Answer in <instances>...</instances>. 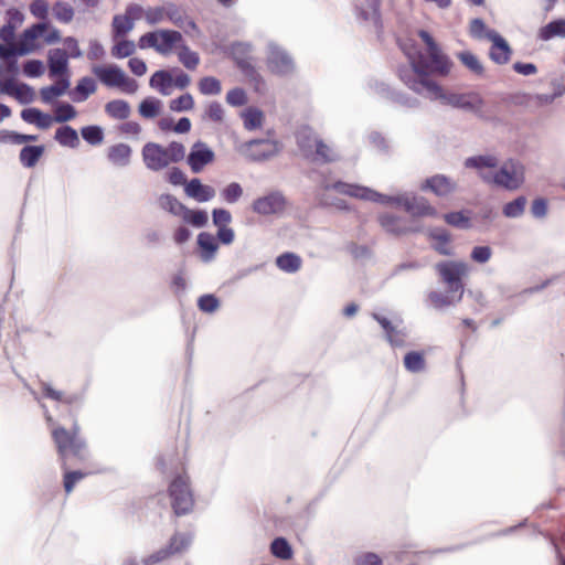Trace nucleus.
Segmentation results:
<instances>
[{
    "label": "nucleus",
    "instance_id": "1a4fd4ad",
    "mask_svg": "<svg viewBox=\"0 0 565 565\" xmlns=\"http://www.w3.org/2000/svg\"><path fill=\"white\" fill-rule=\"evenodd\" d=\"M169 495L175 514H185L192 510L194 500L186 476H178L170 482Z\"/></svg>",
    "mask_w": 565,
    "mask_h": 565
},
{
    "label": "nucleus",
    "instance_id": "864d4df0",
    "mask_svg": "<svg viewBox=\"0 0 565 565\" xmlns=\"http://www.w3.org/2000/svg\"><path fill=\"white\" fill-rule=\"evenodd\" d=\"M83 139L89 145L96 146L104 141V131L99 126H86L81 130Z\"/></svg>",
    "mask_w": 565,
    "mask_h": 565
},
{
    "label": "nucleus",
    "instance_id": "20e7f679",
    "mask_svg": "<svg viewBox=\"0 0 565 565\" xmlns=\"http://www.w3.org/2000/svg\"><path fill=\"white\" fill-rule=\"evenodd\" d=\"M339 193L347 194L356 199H362L372 202H380L382 204H398L403 205L405 210L414 216H433L436 210L431 206L426 199L416 196H388L381 194L370 188L361 186L350 183H337L333 186Z\"/></svg>",
    "mask_w": 565,
    "mask_h": 565
},
{
    "label": "nucleus",
    "instance_id": "ddd939ff",
    "mask_svg": "<svg viewBox=\"0 0 565 565\" xmlns=\"http://www.w3.org/2000/svg\"><path fill=\"white\" fill-rule=\"evenodd\" d=\"M266 65L275 75H289L295 70V62L289 53L278 44L270 42L267 46Z\"/></svg>",
    "mask_w": 565,
    "mask_h": 565
},
{
    "label": "nucleus",
    "instance_id": "6ab92c4d",
    "mask_svg": "<svg viewBox=\"0 0 565 565\" xmlns=\"http://www.w3.org/2000/svg\"><path fill=\"white\" fill-rule=\"evenodd\" d=\"M49 74L51 77H64L68 74V55L66 51L53 49L47 54Z\"/></svg>",
    "mask_w": 565,
    "mask_h": 565
},
{
    "label": "nucleus",
    "instance_id": "9b49d317",
    "mask_svg": "<svg viewBox=\"0 0 565 565\" xmlns=\"http://www.w3.org/2000/svg\"><path fill=\"white\" fill-rule=\"evenodd\" d=\"M436 269L450 291L457 292V300H460L463 294L460 279L468 274V265L463 262L448 260L437 264Z\"/></svg>",
    "mask_w": 565,
    "mask_h": 565
},
{
    "label": "nucleus",
    "instance_id": "49530a36",
    "mask_svg": "<svg viewBox=\"0 0 565 565\" xmlns=\"http://www.w3.org/2000/svg\"><path fill=\"white\" fill-rule=\"evenodd\" d=\"M457 57L473 74L481 75L483 73L482 64L473 53L469 51L460 52Z\"/></svg>",
    "mask_w": 565,
    "mask_h": 565
},
{
    "label": "nucleus",
    "instance_id": "13d9d810",
    "mask_svg": "<svg viewBox=\"0 0 565 565\" xmlns=\"http://www.w3.org/2000/svg\"><path fill=\"white\" fill-rule=\"evenodd\" d=\"M38 137L34 135H22L14 131L9 130H0V142H12V143H23L26 141H34Z\"/></svg>",
    "mask_w": 565,
    "mask_h": 565
},
{
    "label": "nucleus",
    "instance_id": "e2e57ef3",
    "mask_svg": "<svg viewBox=\"0 0 565 565\" xmlns=\"http://www.w3.org/2000/svg\"><path fill=\"white\" fill-rule=\"evenodd\" d=\"M204 118L214 122H221L224 118V109L217 102H211L204 111Z\"/></svg>",
    "mask_w": 565,
    "mask_h": 565
},
{
    "label": "nucleus",
    "instance_id": "c756f323",
    "mask_svg": "<svg viewBox=\"0 0 565 565\" xmlns=\"http://www.w3.org/2000/svg\"><path fill=\"white\" fill-rule=\"evenodd\" d=\"M44 153L43 146H25L20 151V162L25 168H32Z\"/></svg>",
    "mask_w": 565,
    "mask_h": 565
},
{
    "label": "nucleus",
    "instance_id": "2eb2a0df",
    "mask_svg": "<svg viewBox=\"0 0 565 565\" xmlns=\"http://www.w3.org/2000/svg\"><path fill=\"white\" fill-rule=\"evenodd\" d=\"M285 205V198L278 192H273L256 199L253 202L252 209L259 215H271L280 213Z\"/></svg>",
    "mask_w": 565,
    "mask_h": 565
},
{
    "label": "nucleus",
    "instance_id": "4468645a",
    "mask_svg": "<svg viewBox=\"0 0 565 565\" xmlns=\"http://www.w3.org/2000/svg\"><path fill=\"white\" fill-rule=\"evenodd\" d=\"M214 159V151L206 143L196 141L191 147L186 161L193 173H200L204 167L211 164Z\"/></svg>",
    "mask_w": 565,
    "mask_h": 565
},
{
    "label": "nucleus",
    "instance_id": "7c9ffc66",
    "mask_svg": "<svg viewBox=\"0 0 565 565\" xmlns=\"http://www.w3.org/2000/svg\"><path fill=\"white\" fill-rule=\"evenodd\" d=\"M177 54L180 63L188 70H195L200 63V56L182 42L177 47Z\"/></svg>",
    "mask_w": 565,
    "mask_h": 565
},
{
    "label": "nucleus",
    "instance_id": "39448f33",
    "mask_svg": "<svg viewBox=\"0 0 565 565\" xmlns=\"http://www.w3.org/2000/svg\"><path fill=\"white\" fill-rule=\"evenodd\" d=\"M185 157V147L177 141L163 147L156 142H148L142 148L145 166L152 171H160L171 163H177Z\"/></svg>",
    "mask_w": 565,
    "mask_h": 565
},
{
    "label": "nucleus",
    "instance_id": "4be33fe9",
    "mask_svg": "<svg viewBox=\"0 0 565 565\" xmlns=\"http://www.w3.org/2000/svg\"><path fill=\"white\" fill-rule=\"evenodd\" d=\"M185 194L198 201L207 202L215 196V190L213 186L203 184L200 179H192L184 186Z\"/></svg>",
    "mask_w": 565,
    "mask_h": 565
},
{
    "label": "nucleus",
    "instance_id": "f257e3e1",
    "mask_svg": "<svg viewBox=\"0 0 565 565\" xmlns=\"http://www.w3.org/2000/svg\"><path fill=\"white\" fill-rule=\"evenodd\" d=\"M493 154H481L467 158L465 167L477 170L483 182L509 191L520 189L525 181V168L518 160L509 159L500 167Z\"/></svg>",
    "mask_w": 565,
    "mask_h": 565
},
{
    "label": "nucleus",
    "instance_id": "c03bdc74",
    "mask_svg": "<svg viewBox=\"0 0 565 565\" xmlns=\"http://www.w3.org/2000/svg\"><path fill=\"white\" fill-rule=\"evenodd\" d=\"M115 44L111 47V55L116 58H125L131 56L136 51V44L129 40H114Z\"/></svg>",
    "mask_w": 565,
    "mask_h": 565
},
{
    "label": "nucleus",
    "instance_id": "423d86ee",
    "mask_svg": "<svg viewBox=\"0 0 565 565\" xmlns=\"http://www.w3.org/2000/svg\"><path fill=\"white\" fill-rule=\"evenodd\" d=\"M183 42V36L179 31L169 29H159L145 33L138 40V46L141 50L153 49L161 55H169Z\"/></svg>",
    "mask_w": 565,
    "mask_h": 565
},
{
    "label": "nucleus",
    "instance_id": "c9c22d12",
    "mask_svg": "<svg viewBox=\"0 0 565 565\" xmlns=\"http://www.w3.org/2000/svg\"><path fill=\"white\" fill-rule=\"evenodd\" d=\"M162 109V102L154 97L145 98L139 105V114L143 118H154Z\"/></svg>",
    "mask_w": 565,
    "mask_h": 565
},
{
    "label": "nucleus",
    "instance_id": "f03ea898",
    "mask_svg": "<svg viewBox=\"0 0 565 565\" xmlns=\"http://www.w3.org/2000/svg\"><path fill=\"white\" fill-rule=\"evenodd\" d=\"M418 35L424 41L427 54L406 52L411 67L399 70V77L403 81L405 75L411 81L420 82L422 79H429L428 74L447 76L451 68V60L443 53L433 36L425 30H420Z\"/></svg>",
    "mask_w": 565,
    "mask_h": 565
},
{
    "label": "nucleus",
    "instance_id": "bb28decb",
    "mask_svg": "<svg viewBox=\"0 0 565 565\" xmlns=\"http://www.w3.org/2000/svg\"><path fill=\"white\" fill-rule=\"evenodd\" d=\"M380 4L381 0H364L362 7L358 8L359 18L364 21L379 25L380 23Z\"/></svg>",
    "mask_w": 565,
    "mask_h": 565
},
{
    "label": "nucleus",
    "instance_id": "f8f14e48",
    "mask_svg": "<svg viewBox=\"0 0 565 565\" xmlns=\"http://www.w3.org/2000/svg\"><path fill=\"white\" fill-rule=\"evenodd\" d=\"M47 29V23L33 24L22 32L13 45H8V47L11 49L14 57L30 54L40 49L39 39L44 35Z\"/></svg>",
    "mask_w": 565,
    "mask_h": 565
},
{
    "label": "nucleus",
    "instance_id": "bf43d9fd",
    "mask_svg": "<svg viewBox=\"0 0 565 565\" xmlns=\"http://www.w3.org/2000/svg\"><path fill=\"white\" fill-rule=\"evenodd\" d=\"M404 364L409 372H419L425 367V360L423 354L409 352L404 358Z\"/></svg>",
    "mask_w": 565,
    "mask_h": 565
},
{
    "label": "nucleus",
    "instance_id": "6e6552de",
    "mask_svg": "<svg viewBox=\"0 0 565 565\" xmlns=\"http://www.w3.org/2000/svg\"><path fill=\"white\" fill-rule=\"evenodd\" d=\"M297 142L302 153L313 161H331L332 150L320 140L309 127H302L297 132Z\"/></svg>",
    "mask_w": 565,
    "mask_h": 565
},
{
    "label": "nucleus",
    "instance_id": "e433bc0d",
    "mask_svg": "<svg viewBox=\"0 0 565 565\" xmlns=\"http://www.w3.org/2000/svg\"><path fill=\"white\" fill-rule=\"evenodd\" d=\"M199 90L205 96L220 95L222 92V84L220 79L214 76H204L198 82Z\"/></svg>",
    "mask_w": 565,
    "mask_h": 565
},
{
    "label": "nucleus",
    "instance_id": "338daca9",
    "mask_svg": "<svg viewBox=\"0 0 565 565\" xmlns=\"http://www.w3.org/2000/svg\"><path fill=\"white\" fill-rule=\"evenodd\" d=\"M445 221L460 228L469 227V217H467L462 212H452L445 215Z\"/></svg>",
    "mask_w": 565,
    "mask_h": 565
},
{
    "label": "nucleus",
    "instance_id": "9d476101",
    "mask_svg": "<svg viewBox=\"0 0 565 565\" xmlns=\"http://www.w3.org/2000/svg\"><path fill=\"white\" fill-rule=\"evenodd\" d=\"M78 427L75 426L73 431L70 433L62 427L54 428L52 437L56 444L58 455L65 465V460L70 454L81 457L84 449V441L77 437Z\"/></svg>",
    "mask_w": 565,
    "mask_h": 565
},
{
    "label": "nucleus",
    "instance_id": "a18cd8bd",
    "mask_svg": "<svg viewBox=\"0 0 565 565\" xmlns=\"http://www.w3.org/2000/svg\"><path fill=\"white\" fill-rule=\"evenodd\" d=\"M20 104H30L35 99V90L28 84L15 83L12 96Z\"/></svg>",
    "mask_w": 565,
    "mask_h": 565
},
{
    "label": "nucleus",
    "instance_id": "a19ab883",
    "mask_svg": "<svg viewBox=\"0 0 565 565\" xmlns=\"http://www.w3.org/2000/svg\"><path fill=\"white\" fill-rule=\"evenodd\" d=\"M276 264L284 271L295 273L300 268L301 259L296 254L286 253L277 257Z\"/></svg>",
    "mask_w": 565,
    "mask_h": 565
},
{
    "label": "nucleus",
    "instance_id": "cd10ccee",
    "mask_svg": "<svg viewBox=\"0 0 565 565\" xmlns=\"http://www.w3.org/2000/svg\"><path fill=\"white\" fill-rule=\"evenodd\" d=\"M245 129L255 130L262 128L265 119L264 113L255 107H248L242 113Z\"/></svg>",
    "mask_w": 565,
    "mask_h": 565
},
{
    "label": "nucleus",
    "instance_id": "774afa93",
    "mask_svg": "<svg viewBox=\"0 0 565 565\" xmlns=\"http://www.w3.org/2000/svg\"><path fill=\"white\" fill-rule=\"evenodd\" d=\"M226 102L231 106H242L246 104L247 97L242 88H233L226 94Z\"/></svg>",
    "mask_w": 565,
    "mask_h": 565
},
{
    "label": "nucleus",
    "instance_id": "58836bf2",
    "mask_svg": "<svg viewBox=\"0 0 565 565\" xmlns=\"http://www.w3.org/2000/svg\"><path fill=\"white\" fill-rule=\"evenodd\" d=\"M134 25L135 23H132L126 15H115L113 20V39L117 40L125 36L134 29Z\"/></svg>",
    "mask_w": 565,
    "mask_h": 565
},
{
    "label": "nucleus",
    "instance_id": "6e6d98bb",
    "mask_svg": "<svg viewBox=\"0 0 565 565\" xmlns=\"http://www.w3.org/2000/svg\"><path fill=\"white\" fill-rule=\"evenodd\" d=\"M243 195V188L237 182H231L222 191V199L230 204L236 203Z\"/></svg>",
    "mask_w": 565,
    "mask_h": 565
},
{
    "label": "nucleus",
    "instance_id": "dca6fc26",
    "mask_svg": "<svg viewBox=\"0 0 565 565\" xmlns=\"http://www.w3.org/2000/svg\"><path fill=\"white\" fill-rule=\"evenodd\" d=\"M278 151V143L271 140H252L245 145L246 156L253 161L267 160Z\"/></svg>",
    "mask_w": 565,
    "mask_h": 565
},
{
    "label": "nucleus",
    "instance_id": "412c9836",
    "mask_svg": "<svg viewBox=\"0 0 565 565\" xmlns=\"http://www.w3.org/2000/svg\"><path fill=\"white\" fill-rule=\"evenodd\" d=\"M423 190H429L438 196H446L456 190V182L444 174H437L426 179Z\"/></svg>",
    "mask_w": 565,
    "mask_h": 565
},
{
    "label": "nucleus",
    "instance_id": "0eeeda50",
    "mask_svg": "<svg viewBox=\"0 0 565 565\" xmlns=\"http://www.w3.org/2000/svg\"><path fill=\"white\" fill-rule=\"evenodd\" d=\"M93 73L107 87H116L127 94H134L138 89L137 82L116 64L94 66Z\"/></svg>",
    "mask_w": 565,
    "mask_h": 565
},
{
    "label": "nucleus",
    "instance_id": "37998d69",
    "mask_svg": "<svg viewBox=\"0 0 565 565\" xmlns=\"http://www.w3.org/2000/svg\"><path fill=\"white\" fill-rule=\"evenodd\" d=\"M145 19L150 24H158L163 22L166 19H169L174 24H178V20L173 18L171 13H169L164 8H150L145 11Z\"/></svg>",
    "mask_w": 565,
    "mask_h": 565
},
{
    "label": "nucleus",
    "instance_id": "09e8293b",
    "mask_svg": "<svg viewBox=\"0 0 565 565\" xmlns=\"http://www.w3.org/2000/svg\"><path fill=\"white\" fill-rule=\"evenodd\" d=\"M77 116L76 109L67 103L57 104L54 108V121L66 122L74 119Z\"/></svg>",
    "mask_w": 565,
    "mask_h": 565
},
{
    "label": "nucleus",
    "instance_id": "4c0bfd02",
    "mask_svg": "<svg viewBox=\"0 0 565 565\" xmlns=\"http://www.w3.org/2000/svg\"><path fill=\"white\" fill-rule=\"evenodd\" d=\"M158 203L162 210L180 217L185 209V205H183L175 196L170 194H162L159 198Z\"/></svg>",
    "mask_w": 565,
    "mask_h": 565
},
{
    "label": "nucleus",
    "instance_id": "680f3d73",
    "mask_svg": "<svg viewBox=\"0 0 565 565\" xmlns=\"http://www.w3.org/2000/svg\"><path fill=\"white\" fill-rule=\"evenodd\" d=\"M430 305L436 309H441L457 302V296H444L439 292H430L428 296Z\"/></svg>",
    "mask_w": 565,
    "mask_h": 565
},
{
    "label": "nucleus",
    "instance_id": "7ed1b4c3",
    "mask_svg": "<svg viewBox=\"0 0 565 565\" xmlns=\"http://www.w3.org/2000/svg\"><path fill=\"white\" fill-rule=\"evenodd\" d=\"M403 82L414 92L418 94H426L429 99L439 100L443 105L478 115L482 113L484 100L481 95L476 92H446L440 85L431 79H422L420 82H416L411 81L405 75H403Z\"/></svg>",
    "mask_w": 565,
    "mask_h": 565
},
{
    "label": "nucleus",
    "instance_id": "473e14b6",
    "mask_svg": "<svg viewBox=\"0 0 565 565\" xmlns=\"http://www.w3.org/2000/svg\"><path fill=\"white\" fill-rule=\"evenodd\" d=\"M55 140L64 147L76 148L79 145L77 131L71 126H63L55 131Z\"/></svg>",
    "mask_w": 565,
    "mask_h": 565
},
{
    "label": "nucleus",
    "instance_id": "f3484780",
    "mask_svg": "<svg viewBox=\"0 0 565 565\" xmlns=\"http://www.w3.org/2000/svg\"><path fill=\"white\" fill-rule=\"evenodd\" d=\"M190 542H191V537L189 535H185V534L174 535L170 541L169 547L164 548V550H160L157 553H154L153 555L146 558L145 565L154 564L157 562L163 561L164 558H167L168 556H170L172 554L183 551L185 547L189 546Z\"/></svg>",
    "mask_w": 565,
    "mask_h": 565
},
{
    "label": "nucleus",
    "instance_id": "c85d7f7f",
    "mask_svg": "<svg viewBox=\"0 0 565 565\" xmlns=\"http://www.w3.org/2000/svg\"><path fill=\"white\" fill-rule=\"evenodd\" d=\"M105 111L109 117L122 120L129 117L131 108L126 100L115 99L105 105Z\"/></svg>",
    "mask_w": 565,
    "mask_h": 565
},
{
    "label": "nucleus",
    "instance_id": "8fccbe9b",
    "mask_svg": "<svg viewBox=\"0 0 565 565\" xmlns=\"http://www.w3.org/2000/svg\"><path fill=\"white\" fill-rule=\"evenodd\" d=\"M169 108L175 113L192 110L194 108V98L190 93H185L178 98L171 99Z\"/></svg>",
    "mask_w": 565,
    "mask_h": 565
},
{
    "label": "nucleus",
    "instance_id": "f704fd0d",
    "mask_svg": "<svg viewBox=\"0 0 565 565\" xmlns=\"http://www.w3.org/2000/svg\"><path fill=\"white\" fill-rule=\"evenodd\" d=\"M380 223L385 231L394 234H404L412 231V228L407 227L402 220L390 214L382 215L380 217Z\"/></svg>",
    "mask_w": 565,
    "mask_h": 565
},
{
    "label": "nucleus",
    "instance_id": "0e129e2a",
    "mask_svg": "<svg viewBox=\"0 0 565 565\" xmlns=\"http://www.w3.org/2000/svg\"><path fill=\"white\" fill-rule=\"evenodd\" d=\"M44 73V64L40 60L26 61L23 65V74L28 77H39Z\"/></svg>",
    "mask_w": 565,
    "mask_h": 565
},
{
    "label": "nucleus",
    "instance_id": "79ce46f5",
    "mask_svg": "<svg viewBox=\"0 0 565 565\" xmlns=\"http://www.w3.org/2000/svg\"><path fill=\"white\" fill-rule=\"evenodd\" d=\"M431 238L435 239L434 247L441 255H451L452 250L449 246L450 237L444 230H436L430 233Z\"/></svg>",
    "mask_w": 565,
    "mask_h": 565
},
{
    "label": "nucleus",
    "instance_id": "aec40b11",
    "mask_svg": "<svg viewBox=\"0 0 565 565\" xmlns=\"http://www.w3.org/2000/svg\"><path fill=\"white\" fill-rule=\"evenodd\" d=\"M487 39L492 42L491 58L498 64H504L510 60L511 50L507 41L495 31H487Z\"/></svg>",
    "mask_w": 565,
    "mask_h": 565
},
{
    "label": "nucleus",
    "instance_id": "4d7b16f0",
    "mask_svg": "<svg viewBox=\"0 0 565 565\" xmlns=\"http://www.w3.org/2000/svg\"><path fill=\"white\" fill-rule=\"evenodd\" d=\"M525 205L526 199L519 196L503 206V214L507 217H519L523 214Z\"/></svg>",
    "mask_w": 565,
    "mask_h": 565
},
{
    "label": "nucleus",
    "instance_id": "5fc2aeb1",
    "mask_svg": "<svg viewBox=\"0 0 565 565\" xmlns=\"http://www.w3.org/2000/svg\"><path fill=\"white\" fill-rule=\"evenodd\" d=\"M53 14L62 23H68L74 18V9L66 2L57 1L53 6Z\"/></svg>",
    "mask_w": 565,
    "mask_h": 565
},
{
    "label": "nucleus",
    "instance_id": "5701e85b",
    "mask_svg": "<svg viewBox=\"0 0 565 565\" xmlns=\"http://www.w3.org/2000/svg\"><path fill=\"white\" fill-rule=\"evenodd\" d=\"M70 76L58 77L55 84L42 87L40 90L41 99L45 104L53 103L56 98L63 96L70 88Z\"/></svg>",
    "mask_w": 565,
    "mask_h": 565
},
{
    "label": "nucleus",
    "instance_id": "2f4dec72",
    "mask_svg": "<svg viewBox=\"0 0 565 565\" xmlns=\"http://www.w3.org/2000/svg\"><path fill=\"white\" fill-rule=\"evenodd\" d=\"M198 244L202 249L203 260L210 262L218 248L215 237L210 233H201L198 236Z\"/></svg>",
    "mask_w": 565,
    "mask_h": 565
},
{
    "label": "nucleus",
    "instance_id": "a878e982",
    "mask_svg": "<svg viewBox=\"0 0 565 565\" xmlns=\"http://www.w3.org/2000/svg\"><path fill=\"white\" fill-rule=\"evenodd\" d=\"M131 148L126 143H117L108 148L107 158L116 167H126L130 162Z\"/></svg>",
    "mask_w": 565,
    "mask_h": 565
},
{
    "label": "nucleus",
    "instance_id": "72a5a7b5",
    "mask_svg": "<svg viewBox=\"0 0 565 565\" xmlns=\"http://www.w3.org/2000/svg\"><path fill=\"white\" fill-rule=\"evenodd\" d=\"M17 71L18 66L11 49L0 44V75L3 73L15 74Z\"/></svg>",
    "mask_w": 565,
    "mask_h": 565
},
{
    "label": "nucleus",
    "instance_id": "3c124183",
    "mask_svg": "<svg viewBox=\"0 0 565 565\" xmlns=\"http://www.w3.org/2000/svg\"><path fill=\"white\" fill-rule=\"evenodd\" d=\"M374 319L379 321V323L382 326V328L385 330L388 341L393 345H402L403 344V337L398 331L395 330V328L392 326V323L383 317H380L379 315H373Z\"/></svg>",
    "mask_w": 565,
    "mask_h": 565
},
{
    "label": "nucleus",
    "instance_id": "ea45409f",
    "mask_svg": "<svg viewBox=\"0 0 565 565\" xmlns=\"http://www.w3.org/2000/svg\"><path fill=\"white\" fill-rule=\"evenodd\" d=\"M96 83L90 77H83L78 81L75 93L77 96L74 98L76 102H84L88 98L89 95L96 92Z\"/></svg>",
    "mask_w": 565,
    "mask_h": 565
},
{
    "label": "nucleus",
    "instance_id": "69168bd1",
    "mask_svg": "<svg viewBox=\"0 0 565 565\" xmlns=\"http://www.w3.org/2000/svg\"><path fill=\"white\" fill-rule=\"evenodd\" d=\"M212 217L213 224L217 228L226 227L232 221L231 213L225 209H214L212 212Z\"/></svg>",
    "mask_w": 565,
    "mask_h": 565
},
{
    "label": "nucleus",
    "instance_id": "603ef678",
    "mask_svg": "<svg viewBox=\"0 0 565 565\" xmlns=\"http://www.w3.org/2000/svg\"><path fill=\"white\" fill-rule=\"evenodd\" d=\"M556 35L565 36V20L563 19L548 23L540 32V36L543 40H550Z\"/></svg>",
    "mask_w": 565,
    "mask_h": 565
},
{
    "label": "nucleus",
    "instance_id": "052dcab7",
    "mask_svg": "<svg viewBox=\"0 0 565 565\" xmlns=\"http://www.w3.org/2000/svg\"><path fill=\"white\" fill-rule=\"evenodd\" d=\"M271 552L276 557H279L281 559H289L292 556V551L290 545L285 539H276L271 543Z\"/></svg>",
    "mask_w": 565,
    "mask_h": 565
},
{
    "label": "nucleus",
    "instance_id": "de8ad7c7",
    "mask_svg": "<svg viewBox=\"0 0 565 565\" xmlns=\"http://www.w3.org/2000/svg\"><path fill=\"white\" fill-rule=\"evenodd\" d=\"M182 220L195 227H202L207 223L209 216L205 211L198 210L192 211L189 210L186 206L184 209V212L182 213Z\"/></svg>",
    "mask_w": 565,
    "mask_h": 565
},
{
    "label": "nucleus",
    "instance_id": "393cba45",
    "mask_svg": "<svg viewBox=\"0 0 565 565\" xmlns=\"http://www.w3.org/2000/svg\"><path fill=\"white\" fill-rule=\"evenodd\" d=\"M149 85L161 95L169 96L173 86L172 73L163 70L154 72L150 77Z\"/></svg>",
    "mask_w": 565,
    "mask_h": 565
},
{
    "label": "nucleus",
    "instance_id": "b1692460",
    "mask_svg": "<svg viewBox=\"0 0 565 565\" xmlns=\"http://www.w3.org/2000/svg\"><path fill=\"white\" fill-rule=\"evenodd\" d=\"M21 118L28 122L35 125L40 129H47L54 122L51 115L41 111L38 108H25L21 111Z\"/></svg>",
    "mask_w": 565,
    "mask_h": 565
},
{
    "label": "nucleus",
    "instance_id": "a211bd4d",
    "mask_svg": "<svg viewBox=\"0 0 565 565\" xmlns=\"http://www.w3.org/2000/svg\"><path fill=\"white\" fill-rule=\"evenodd\" d=\"M249 51V45L247 44H236L233 46V55L237 60V65L244 73L245 77L255 86V89L259 90L264 86V79L260 74L256 71V68L245 60H239L237 57L238 53H243Z\"/></svg>",
    "mask_w": 565,
    "mask_h": 565
}]
</instances>
